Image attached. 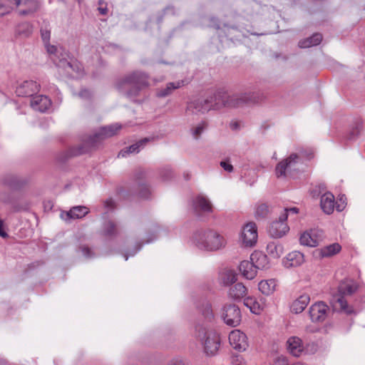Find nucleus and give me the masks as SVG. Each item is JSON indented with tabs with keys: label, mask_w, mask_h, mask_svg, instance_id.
Segmentation results:
<instances>
[{
	"label": "nucleus",
	"mask_w": 365,
	"mask_h": 365,
	"mask_svg": "<svg viewBox=\"0 0 365 365\" xmlns=\"http://www.w3.org/2000/svg\"><path fill=\"white\" fill-rule=\"evenodd\" d=\"M259 96L256 93H242L230 96L223 89L217 90L206 99H197L187 103V112L191 114L205 113L210 110H220L222 108H237L248 103H257Z\"/></svg>",
	"instance_id": "obj_1"
},
{
	"label": "nucleus",
	"mask_w": 365,
	"mask_h": 365,
	"mask_svg": "<svg viewBox=\"0 0 365 365\" xmlns=\"http://www.w3.org/2000/svg\"><path fill=\"white\" fill-rule=\"evenodd\" d=\"M359 287V284L352 279L346 278L341 281L337 287V292L332 296L330 302L333 312L346 315L356 314L354 308L349 304L346 297L353 295Z\"/></svg>",
	"instance_id": "obj_2"
},
{
	"label": "nucleus",
	"mask_w": 365,
	"mask_h": 365,
	"mask_svg": "<svg viewBox=\"0 0 365 365\" xmlns=\"http://www.w3.org/2000/svg\"><path fill=\"white\" fill-rule=\"evenodd\" d=\"M192 240L197 247L206 251H216L225 245L224 237L212 230H197Z\"/></svg>",
	"instance_id": "obj_3"
},
{
	"label": "nucleus",
	"mask_w": 365,
	"mask_h": 365,
	"mask_svg": "<svg viewBox=\"0 0 365 365\" xmlns=\"http://www.w3.org/2000/svg\"><path fill=\"white\" fill-rule=\"evenodd\" d=\"M195 335L203 345L207 356L217 354L220 345V336L218 333L212 330L208 331L204 325L198 324L195 327Z\"/></svg>",
	"instance_id": "obj_4"
},
{
	"label": "nucleus",
	"mask_w": 365,
	"mask_h": 365,
	"mask_svg": "<svg viewBox=\"0 0 365 365\" xmlns=\"http://www.w3.org/2000/svg\"><path fill=\"white\" fill-rule=\"evenodd\" d=\"M150 76L148 73L139 70L133 71L116 80L115 88L118 92H123L125 85L139 86L146 88L150 86Z\"/></svg>",
	"instance_id": "obj_5"
},
{
	"label": "nucleus",
	"mask_w": 365,
	"mask_h": 365,
	"mask_svg": "<svg viewBox=\"0 0 365 365\" xmlns=\"http://www.w3.org/2000/svg\"><path fill=\"white\" fill-rule=\"evenodd\" d=\"M122 126L119 123L110 124L101 127L94 134L89 135L85 140L86 145L88 146L91 152L93 149H96L99 144L105 139L115 135Z\"/></svg>",
	"instance_id": "obj_6"
},
{
	"label": "nucleus",
	"mask_w": 365,
	"mask_h": 365,
	"mask_svg": "<svg viewBox=\"0 0 365 365\" xmlns=\"http://www.w3.org/2000/svg\"><path fill=\"white\" fill-rule=\"evenodd\" d=\"M116 194L123 200H129L131 197L138 196L144 200L151 198L150 186L145 182H139L136 187L133 189H126L123 187H118L116 189Z\"/></svg>",
	"instance_id": "obj_7"
},
{
	"label": "nucleus",
	"mask_w": 365,
	"mask_h": 365,
	"mask_svg": "<svg viewBox=\"0 0 365 365\" xmlns=\"http://www.w3.org/2000/svg\"><path fill=\"white\" fill-rule=\"evenodd\" d=\"M222 319L231 327H237L241 322L242 314L238 306L235 304H226L222 309Z\"/></svg>",
	"instance_id": "obj_8"
},
{
	"label": "nucleus",
	"mask_w": 365,
	"mask_h": 365,
	"mask_svg": "<svg viewBox=\"0 0 365 365\" xmlns=\"http://www.w3.org/2000/svg\"><path fill=\"white\" fill-rule=\"evenodd\" d=\"M257 227L255 222H249L243 226L241 239L245 247H254L257 243Z\"/></svg>",
	"instance_id": "obj_9"
},
{
	"label": "nucleus",
	"mask_w": 365,
	"mask_h": 365,
	"mask_svg": "<svg viewBox=\"0 0 365 365\" xmlns=\"http://www.w3.org/2000/svg\"><path fill=\"white\" fill-rule=\"evenodd\" d=\"M329 307L322 301L313 304L309 309V316L314 323L323 322L327 317Z\"/></svg>",
	"instance_id": "obj_10"
},
{
	"label": "nucleus",
	"mask_w": 365,
	"mask_h": 365,
	"mask_svg": "<svg viewBox=\"0 0 365 365\" xmlns=\"http://www.w3.org/2000/svg\"><path fill=\"white\" fill-rule=\"evenodd\" d=\"M89 152L90 151L88 148V146L83 141V143L81 145L71 147L67 150L60 152L59 153L57 154L56 159V161L60 163H65L71 158L79 156L81 155L86 154Z\"/></svg>",
	"instance_id": "obj_11"
},
{
	"label": "nucleus",
	"mask_w": 365,
	"mask_h": 365,
	"mask_svg": "<svg viewBox=\"0 0 365 365\" xmlns=\"http://www.w3.org/2000/svg\"><path fill=\"white\" fill-rule=\"evenodd\" d=\"M300 157L297 153L290 154L286 159L278 163L275 167V173L277 178L285 177L286 172L291 170L299 162Z\"/></svg>",
	"instance_id": "obj_12"
},
{
	"label": "nucleus",
	"mask_w": 365,
	"mask_h": 365,
	"mask_svg": "<svg viewBox=\"0 0 365 365\" xmlns=\"http://www.w3.org/2000/svg\"><path fill=\"white\" fill-rule=\"evenodd\" d=\"M289 230V227L286 220L282 218L280 215L278 220L273 221L269 227V235L272 238H281L284 236Z\"/></svg>",
	"instance_id": "obj_13"
},
{
	"label": "nucleus",
	"mask_w": 365,
	"mask_h": 365,
	"mask_svg": "<svg viewBox=\"0 0 365 365\" xmlns=\"http://www.w3.org/2000/svg\"><path fill=\"white\" fill-rule=\"evenodd\" d=\"M229 341L232 348L240 352L245 351L248 347L246 334L239 330L230 332Z\"/></svg>",
	"instance_id": "obj_14"
},
{
	"label": "nucleus",
	"mask_w": 365,
	"mask_h": 365,
	"mask_svg": "<svg viewBox=\"0 0 365 365\" xmlns=\"http://www.w3.org/2000/svg\"><path fill=\"white\" fill-rule=\"evenodd\" d=\"M39 91V85L34 81H25L16 88L19 97H32Z\"/></svg>",
	"instance_id": "obj_15"
},
{
	"label": "nucleus",
	"mask_w": 365,
	"mask_h": 365,
	"mask_svg": "<svg viewBox=\"0 0 365 365\" xmlns=\"http://www.w3.org/2000/svg\"><path fill=\"white\" fill-rule=\"evenodd\" d=\"M220 20L219 18L216 16H211L209 19V27L212 28L215 30H222L223 31L225 36L230 38V40H233V38L238 37L239 36L233 35L234 32H238V29L237 26H229L226 24L223 25V28H221Z\"/></svg>",
	"instance_id": "obj_16"
},
{
	"label": "nucleus",
	"mask_w": 365,
	"mask_h": 365,
	"mask_svg": "<svg viewBox=\"0 0 365 365\" xmlns=\"http://www.w3.org/2000/svg\"><path fill=\"white\" fill-rule=\"evenodd\" d=\"M2 201L5 204H9L11 206L13 212H27L30 209V203L21 198H15L10 195L6 196Z\"/></svg>",
	"instance_id": "obj_17"
},
{
	"label": "nucleus",
	"mask_w": 365,
	"mask_h": 365,
	"mask_svg": "<svg viewBox=\"0 0 365 365\" xmlns=\"http://www.w3.org/2000/svg\"><path fill=\"white\" fill-rule=\"evenodd\" d=\"M195 307L207 321L211 322L213 319L212 304L206 297H200L196 301Z\"/></svg>",
	"instance_id": "obj_18"
},
{
	"label": "nucleus",
	"mask_w": 365,
	"mask_h": 365,
	"mask_svg": "<svg viewBox=\"0 0 365 365\" xmlns=\"http://www.w3.org/2000/svg\"><path fill=\"white\" fill-rule=\"evenodd\" d=\"M250 259L258 269H267L271 267L269 257L262 251H254L250 255Z\"/></svg>",
	"instance_id": "obj_19"
},
{
	"label": "nucleus",
	"mask_w": 365,
	"mask_h": 365,
	"mask_svg": "<svg viewBox=\"0 0 365 365\" xmlns=\"http://www.w3.org/2000/svg\"><path fill=\"white\" fill-rule=\"evenodd\" d=\"M31 106L36 110L44 113L51 105V100L46 96L34 95L31 99Z\"/></svg>",
	"instance_id": "obj_20"
},
{
	"label": "nucleus",
	"mask_w": 365,
	"mask_h": 365,
	"mask_svg": "<svg viewBox=\"0 0 365 365\" xmlns=\"http://www.w3.org/2000/svg\"><path fill=\"white\" fill-rule=\"evenodd\" d=\"M3 184L12 190H20L26 184L27 181L15 175H6L2 179Z\"/></svg>",
	"instance_id": "obj_21"
},
{
	"label": "nucleus",
	"mask_w": 365,
	"mask_h": 365,
	"mask_svg": "<svg viewBox=\"0 0 365 365\" xmlns=\"http://www.w3.org/2000/svg\"><path fill=\"white\" fill-rule=\"evenodd\" d=\"M193 209L195 212H212V205L210 201L205 196L198 195L192 202Z\"/></svg>",
	"instance_id": "obj_22"
},
{
	"label": "nucleus",
	"mask_w": 365,
	"mask_h": 365,
	"mask_svg": "<svg viewBox=\"0 0 365 365\" xmlns=\"http://www.w3.org/2000/svg\"><path fill=\"white\" fill-rule=\"evenodd\" d=\"M320 206L324 213L327 215L333 213L336 208V202L334 196L331 192H326L321 196Z\"/></svg>",
	"instance_id": "obj_23"
},
{
	"label": "nucleus",
	"mask_w": 365,
	"mask_h": 365,
	"mask_svg": "<svg viewBox=\"0 0 365 365\" xmlns=\"http://www.w3.org/2000/svg\"><path fill=\"white\" fill-rule=\"evenodd\" d=\"M150 138H143L138 140L135 143L127 146L121 150L118 155L125 158L129 154H137L148 143L150 142Z\"/></svg>",
	"instance_id": "obj_24"
},
{
	"label": "nucleus",
	"mask_w": 365,
	"mask_h": 365,
	"mask_svg": "<svg viewBox=\"0 0 365 365\" xmlns=\"http://www.w3.org/2000/svg\"><path fill=\"white\" fill-rule=\"evenodd\" d=\"M341 250V246L338 242H334L327 246H324L321 249H317L314 251V255L315 257H318L320 259L324 257H331Z\"/></svg>",
	"instance_id": "obj_25"
},
{
	"label": "nucleus",
	"mask_w": 365,
	"mask_h": 365,
	"mask_svg": "<svg viewBox=\"0 0 365 365\" xmlns=\"http://www.w3.org/2000/svg\"><path fill=\"white\" fill-rule=\"evenodd\" d=\"M257 269H258L254 262L250 259L243 260L239 265V270L242 275L247 279H252L257 275Z\"/></svg>",
	"instance_id": "obj_26"
},
{
	"label": "nucleus",
	"mask_w": 365,
	"mask_h": 365,
	"mask_svg": "<svg viewBox=\"0 0 365 365\" xmlns=\"http://www.w3.org/2000/svg\"><path fill=\"white\" fill-rule=\"evenodd\" d=\"M364 123L361 119L356 120L345 133L344 138L346 141H355L359 137Z\"/></svg>",
	"instance_id": "obj_27"
},
{
	"label": "nucleus",
	"mask_w": 365,
	"mask_h": 365,
	"mask_svg": "<svg viewBox=\"0 0 365 365\" xmlns=\"http://www.w3.org/2000/svg\"><path fill=\"white\" fill-rule=\"evenodd\" d=\"M287 347L289 353L294 356H299L304 351L302 339L297 336H291L287 341Z\"/></svg>",
	"instance_id": "obj_28"
},
{
	"label": "nucleus",
	"mask_w": 365,
	"mask_h": 365,
	"mask_svg": "<svg viewBox=\"0 0 365 365\" xmlns=\"http://www.w3.org/2000/svg\"><path fill=\"white\" fill-rule=\"evenodd\" d=\"M304 261L303 253L299 251H293L289 253L286 257V260L283 264L286 267H292L300 266Z\"/></svg>",
	"instance_id": "obj_29"
},
{
	"label": "nucleus",
	"mask_w": 365,
	"mask_h": 365,
	"mask_svg": "<svg viewBox=\"0 0 365 365\" xmlns=\"http://www.w3.org/2000/svg\"><path fill=\"white\" fill-rule=\"evenodd\" d=\"M310 297L309 294H303L300 295L290 306L291 312L294 314L302 313L308 305Z\"/></svg>",
	"instance_id": "obj_30"
},
{
	"label": "nucleus",
	"mask_w": 365,
	"mask_h": 365,
	"mask_svg": "<svg viewBox=\"0 0 365 365\" xmlns=\"http://www.w3.org/2000/svg\"><path fill=\"white\" fill-rule=\"evenodd\" d=\"M247 289L242 282L235 283L229 289L230 297L235 299L240 300L247 294Z\"/></svg>",
	"instance_id": "obj_31"
},
{
	"label": "nucleus",
	"mask_w": 365,
	"mask_h": 365,
	"mask_svg": "<svg viewBox=\"0 0 365 365\" xmlns=\"http://www.w3.org/2000/svg\"><path fill=\"white\" fill-rule=\"evenodd\" d=\"M183 86V81H178L177 82H170L166 84L165 88L158 89L156 92L158 98H165L172 94L173 91Z\"/></svg>",
	"instance_id": "obj_32"
},
{
	"label": "nucleus",
	"mask_w": 365,
	"mask_h": 365,
	"mask_svg": "<svg viewBox=\"0 0 365 365\" xmlns=\"http://www.w3.org/2000/svg\"><path fill=\"white\" fill-rule=\"evenodd\" d=\"M276 285L274 279L262 280L258 284V289L263 294L269 296L274 292Z\"/></svg>",
	"instance_id": "obj_33"
},
{
	"label": "nucleus",
	"mask_w": 365,
	"mask_h": 365,
	"mask_svg": "<svg viewBox=\"0 0 365 365\" xmlns=\"http://www.w3.org/2000/svg\"><path fill=\"white\" fill-rule=\"evenodd\" d=\"M266 249L269 257L274 259H279L283 253L282 245L275 242H269Z\"/></svg>",
	"instance_id": "obj_34"
},
{
	"label": "nucleus",
	"mask_w": 365,
	"mask_h": 365,
	"mask_svg": "<svg viewBox=\"0 0 365 365\" xmlns=\"http://www.w3.org/2000/svg\"><path fill=\"white\" fill-rule=\"evenodd\" d=\"M69 63H68L67 69L66 72L67 73L66 76L69 78L73 77V73H76L79 74L83 71V67L81 63L74 58L73 55L71 56L70 60H68Z\"/></svg>",
	"instance_id": "obj_35"
},
{
	"label": "nucleus",
	"mask_w": 365,
	"mask_h": 365,
	"mask_svg": "<svg viewBox=\"0 0 365 365\" xmlns=\"http://www.w3.org/2000/svg\"><path fill=\"white\" fill-rule=\"evenodd\" d=\"M88 212V207L79 205L72 207L66 215L69 219H79L85 217Z\"/></svg>",
	"instance_id": "obj_36"
},
{
	"label": "nucleus",
	"mask_w": 365,
	"mask_h": 365,
	"mask_svg": "<svg viewBox=\"0 0 365 365\" xmlns=\"http://www.w3.org/2000/svg\"><path fill=\"white\" fill-rule=\"evenodd\" d=\"M237 273L232 269L227 270L226 272H223L220 276L221 283L226 287L232 286L237 282Z\"/></svg>",
	"instance_id": "obj_37"
},
{
	"label": "nucleus",
	"mask_w": 365,
	"mask_h": 365,
	"mask_svg": "<svg viewBox=\"0 0 365 365\" xmlns=\"http://www.w3.org/2000/svg\"><path fill=\"white\" fill-rule=\"evenodd\" d=\"M144 88H140L139 86H132L130 88L125 90V86H123V92H120V93H122L124 96H125L127 98H128L131 101L136 103L137 102L136 98L140 96V92Z\"/></svg>",
	"instance_id": "obj_38"
},
{
	"label": "nucleus",
	"mask_w": 365,
	"mask_h": 365,
	"mask_svg": "<svg viewBox=\"0 0 365 365\" xmlns=\"http://www.w3.org/2000/svg\"><path fill=\"white\" fill-rule=\"evenodd\" d=\"M299 242L302 245L311 247H317L319 245L318 240L314 238L308 231H305L301 235Z\"/></svg>",
	"instance_id": "obj_39"
},
{
	"label": "nucleus",
	"mask_w": 365,
	"mask_h": 365,
	"mask_svg": "<svg viewBox=\"0 0 365 365\" xmlns=\"http://www.w3.org/2000/svg\"><path fill=\"white\" fill-rule=\"evenodd\" d=\"M33 32V26L29 22H22L18 24L16 29L17 35L23 37H29Z\"/></svg>",
	"instance_id": "obj_40"
},
{
	"label": "nucleus",
	"mask_w": 365,
	"mask_h": 365,
	"mask_svg": "<svg viewBox=\"0 0 365 365\" xmlns=\"http://www.w3.org/2000/svg\"><path fill=\"white\" fill-rule=\"evenodd\" d=\"M61 50L62 51L58 56V60L56 63V65L58 68H62L66 71L68 65V63H69L68 60H70L71 54L64 49L61 48Z\"/></svg>",
	"instance_id": "obj_41"
},
{
	"label": "nucleus",
	"mask_w": 365,
	"mask_h": 365,
	"mask_svg": "<svg viewBox=\"0 0 365 365\" xmlns=\"http://www.w3.org/2000/svg\"><path fill=\"white\" fill-rule=\"evenodd\" d=\"M244 305L250 309L253 314H258L261 311L259 302L252 297H247L244 299Z\"/></svg>",
	"instance_id": "obj_42"
},
{
	"label": "nucleus",
	"mask_w": 365,
	"mask_h": 365,
	"mask_svg": "<svg viewBox=\"0 0 365 365\" xmlns=\"http://www.w3.org/2000/svg\"><path fill=\"white\" fill-rule=\"evenodd\" d=\"M103 234L106 237H113L118 235L116 225L112 220H108L104 224Z\"/></svg>",
	"instance_id": "obj_43"
},
{
	"label": "nucleus",
	"mask_w": 365,
	"mask_h": 365,
	"mask_svg": "<svg viewBox=\"0 0 365 365\" xmlns=\"http://www.w3.org/2000/svg\"><path fill=\"white\" fill-rule=\"evenodd\" d=\"M160 230V227L158 224H153L152 229L147 232L148 238L145 242L150 243L156 240Z\"/></svg>",
	"instance_id": "obj_44"
},
{
	"label": "nucleus",
	"mask_w": 365,
	"mask_h": 365,
	"mask_svg": "<svg viewBox=\"0 0 365 365\" xmlns=\"http://www.w3.org/2000/svg\"><path fill=\"white\" fill-rule=\"evenodd\" d=\"M269 213V207L266 203H262L256 207L255 217L257 219H264Z\"/></svg>",
	"instance_id": "obj_45"
},
{
	"label": "nucleus",
	"mask_w": 365,
	"mask_h": 365,
	"mask_svg": "<svg viewBox=\"0 0 365 365\" xmlns=\"http://www.w3.org/2000/svg\"><path fill=\"white\" fill-rule=\"evenodd\" d=\"M23 4L27 7L31 14L37 12L41 6V4L38 0H24Z\"/></svg>",
	"instance_id": "obj_46"
},
{
	"label": "nucleus",
	"mask_w": 365,
	"mask_h": 365,
	"mask_svg": "<svg viewBox=\"0 0 365 365\" xmlns=\"http://www.w3.org/2000/svg\"><path fill=\"white\" fill-rule=\"evenodd\" d=\"M160 176L163 181H169L173 178V172L170 167H164L160 170Z\"/></svg>",
	"instance_id": "obj_47"
},
{
	"label": "nucleus",
	"mask_w": 365,
	"mask_h": 365,
	"mask_svg": "<svg viewBox=\"0 0 365 365\" xmlns=\"http://www.w3.org/2000/svg\"><path fill=\"white\" fill-rule=\"evenodd\" d=\"M207 123L205 121H202L200 123H199L196 127L192 128V133L195 136V138H197L202 132L207 128Z\"/></svg>",
	"instance_id": "obj_48"
},
{
	"label": "nucleus",
	"mask_w": 365,
	"mask_h": 365,
	"mask_svg": "<svg viewBox=\"0 0 365 365\" xmlns=\"http://www.w3.org/2000/svg\"><path fill=\"white\" fill-rule=\"evenodd\" d=\"M346 205V197L344 194L339 195L336 202V210L337 212H341Z\"/></svg>",
	"instance_id": "obj_49"
},
{
	"label": "nucleus",
	"mask_w": 365,
	"mask_h": 365,
	"mask_svg": "<svg viewBox=\"0 0 365 365\" xmlns=\"http://www.w3.org/2000/svg\"><path fill=\"white\" fill-rule=\"evenodd\" d=\"M143 245H144L143 242H136L133 250L130 251V252H126L123 255L125 259L128 260L129 257L134 256L138 252H139L141 250V248L143 247Z\"/></svg>",
	"instance_id": "obj_50"
},
{
	"label": "nucleus",
	"mask_w": 365,
	"mask_h": 365,
	"mask_svg": "<svg viewBox=\"0 0 365 365\" xmlns=\"http://www.w3.org/2000/svg\"><path fill=\"white\" fill-rule=\"evenodd\" d=\"M299 208L297 207H286L284 210V212L281 214L282 218L283 220H287L288 216L289 215H297L299 213Z\"/></svg>",
	"instance_id": "obj_51"
},
{
	"label": "nucleus",
	"mask_w": 365,
	"mask_h": 365,
	"mask_svg": "<svg viewBox=\"0 0 365 365\" xmlns=\"http://www.w3.org/2000/svg\"><path fill=\"white\" fill-rule=\"evenodd\" d=\"M79 250L81 251L83 255L87 259H91L95 257V253L87 245L80 246Z\"/></svg>",
	"instance_id": "obj_52"
},
{
	"label": "nucleus",
	"mask_w": 365,
	"mask_h": 365,
	"mask_svg": "<svg viewBox=\"0 0 365 365\" xmlns=\"http://www.w3.org/2000/svg\"><path fill=\"white\" fill-rule=\"evenodd\" d=\"M313 46H318L322 41V35L320 33H314L309 37Z\"/></svg>",
	"instance_id": "obj_53"
},
{
	"label": "nucleus",
	"mask_w": 365,
	"mask_h": 365,
	"mask_svg": "<svg viewBox=\"0 0 365 365\" xmlns=\"http://www.w3.org/2000/svg\"><path fill=\"white\" fill-rule=\"evenodd\" d=\"M146 178V173L143 170H139L135 172L134 175V180L136 185L139 184V182H145L144 180Z\"/></svg>",
	"instance_id": "obj_54"
},
{
	"label": "nucleus",
	"mask_w": 365,
	"mask_h": 365,
	"mask_svg": "<svg viewBox=\"0 0 365 365\" xmlns=\"http://www.w3.org/2000/svg\"><path fill=\"white\" fill-rule=\"evenodd\" d=\"M317 349L318 345L314 342L309 343L307 344L305 347H304V351L306 353L310 354H314L315 352H317Z\"/></svg>",
	"instance_id": "obj_55"
},
{
	"label": "nucleus",
	"mask_w": 365,
	"mask_h": 365,
	"mask_svg": "<svg viewBox=\"0 0 365 365\" xmlns=\"http://www.w3.org/2000/svg\"><path fill=\"white\" fill-rule=\"evenodd\" d=\"M78 96L81 98H84L86 100H91L92 96H93L91 91L87 88L81 89L78 93Z\"/></svg>",
	"instance_id": "obj_56"
},
{
	"label": "nucleus",
	"mask_w": 365,
	"mask_h": 365,
	"mask_svg": "<svg viewBox=\"0 0 365 365\" xmlns=\"http://www.w3.org/2000/svg\"><path fill=\"white\" fill-rule=\"evenodd\" d=\"M220 164V166L228 173H232L234 170V168L229 160H222Z\"/></svg>",
	"instance_id": "obj_57"
},
{
	"label": "nucleus",
	"mask_w": 365,
	"mask_h": 365,
	"mask_svg": "<svg viewBox=\"0 0 365 365\" xmlns=\"http://www.w3.org/2000/svg\"><path fill=\"white\" fill-rule=\"evenodd\" d=\"M168 365H189V364L185 360L181 359V358L177 357V358H174V359H171L168 362Z\"/></svg>",
	"instance_id": "obj_58"
},
{
	"label": "nucleus",
	"mask_w": 365,
	"mask_h": 365,
	"mask_svg": "<svg viewBox=\"0 0 365 365\" xmlns=\"http://www.w3.org/2000/svg\"><path fill=\"white\" fill-rule=\"evenodd\" d=\"M273 365H289V363L286 356H280L274 360Z\"/></svg>",
	"instance_id": "obj_59"
},
{
	"label": "nucleus",
	"mask_w": 365,
	"mask_h": 365,
	"mask_svg": "<svg viewBox=\"0 0 365 365\" xmlns=\"http://www.w3.org/2000/svg\"><path fill=\"white\" fill-rule=\"evenodd\" d=\"M298 46L302 48H307L313 46L311 43L309 38H306L304 39L300 40L298 43Z\"/></svg>",
	"instance_id": "obj_60"
},
{
	"label": "nucleus",
	"mask_w": 365,
	"mask_h": 365,
	"mask_svg": "<svg viewBox=\"0 0 365 365\" xmlns=\"http://www.w3.org/2000/svg\"><path fill=\"white\" fill-rule=\"evenodd\" d=\"M298 46L302 48H307L313 46L311 43L309 38H306L304 39L300 40L298 43Z\"/></svg>",
	"instance_id": "obj_61"
},
{
	"label": "nucleus",
	"mask_w": 365,
	"mask_h": 365,
	"mask_svg": "<svg viewBox=\"0 0 365 365\" xmlns=\"http://www.w3.org/2000/svg\"><path fill=\"white\" fill-rule=\"evenodd\" d=\"M167 14L165 13V11L163 9L161 11L158 12L157 14V16H156V24L160 26L163 22V20H164V17Z\"/></svg>",
	"instance_id": "obj_62"
},
{
	"label": "nucleus",
	"mask_w": 365,
	"mask_h": 365,
	"mask_svg": "<svg viewBox=\"0 0 365 365\" xmlns=\"http://www.w3.org/2000/svg\"><path fill=\"white\" fill-rule=\"evenodd\" d=\"M243 358L240 355H233L232 356V363L233 365H244L242 364Z\"/></svg>",
	"instance_id": "obj_63"
},
{
	"label": "nucleus",
	"mask_w": 365,
	"mask_h": 365,
	"mask_svg": "<svg viewBox=\"0 0 365 365\" xmlns=\"http://www.w3.org/2000/svg\"><path fill=\"white\" fill-rule=\"evenodd\" d=\"M163 10L165 11V13L167 14H171L173 16H175L176 15V9H175V6L172 5V4H170V5H168L166 6Z\"/></svg>",
	"instance_id": "obj_64"
}]
</instances>
